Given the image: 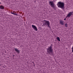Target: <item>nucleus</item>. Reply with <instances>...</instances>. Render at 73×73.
Listing matches in <instances>:
<instances>
[{
	"mask_svg": "<svg viewBox=\"0 0 73 73\" xmlns=\"http://www.w3.org/2000/svg\"><path fill=\"white\" fill-rule=\"evenodd\" d=\"M47 52L50 56H53V48L51 46H48L47 49Z\"/></svg>",
	"mask_w": 73,
	"mask_h": 73,
	"instance_id": "obj_1",
	"label": "nucleus"
},
{
	"mask_svg": "<svg viewBox=\"0 0 73 73\" xmlns=\"http://www.w3.org/2000/svg\"><path fill=\"white\" fill-rule=\"evenodd\" d=\"M64 3L61 1L59 2L57 4V5L58 8H62V9L64 8Z\"/></svg>",
	"mask_w": 73,
	"mask_h": 73,
	"instance_id": "obj_2",
	"label": "nucleus"
},
{
	"mask_svg": "<svg viewBox=\"0 0 73 73\" xmlns=\"http://www.w3.org/2000/svg\"><path fill=\"white\" fill-rule=\"evenodd\" d=\"M44 21L45 22L43 23V24L42 25L43 27H44L45 25L46 27L47 26V27H48L49 28H50V23L48 21L44 20Z\"/></svg>",
	"mask_w": 73,
	"mask_h": 73,
	"instance_id": "obj_3",
	"label": "nucleus"
},
{
	"mask_svg": "<svg viewBox=\"0 0 73 73\" xmlns=\"http://www.w3.org/2000/svg\"><path fill=\"white\" fill-rule=\"evenodd\" d=\"M49 4L50 6L52 8L54 7V4L53 1H50L49 2Z\"/></svg>",
	"mask_w": 73,
	"mask_h": 73,
	"instance_id": "obj_4",
	"label": "nucleus"
},
{
	"mask_svg": "<svg viewBox=\"0 0 73 73\" xmlns=\"http://www.w3.org/2000/svg\"><path fill=\"white\" fill-rule=\"evenodd\" d=\"M73 12H70L69 13H68V15L66 17V18L67 17H70V16H71L72 15H73Z\"/></svg>",
	"mask_w": 73,
	"mask_h": 73,
	"instance_id": "obj_5",
	"label": "nucleus"
},
{
	"mask_svg": "<svg viewBox=\"0 0 73 73\" xmlns=\"http://www.w3.org/2000/svg\"><path fill=\"white\" fill-rule=\"evenodd\" d=\"M32 27L33 28L34 30H35V31H38L37 27H36L35 25H32Z\"/></svg>",
	"mask_w": 73,
	"mask_h": 73,
	"instance_id": "obj_6",
	"label": "nucleus"
},
{
	"mask_svg": "<svg viewBox=\"0 0 73 73\" xmlns=\"http://www.w3.org/2000/svg\"><path fill=\"white\" fill-rule=\"evenodd\" d=\"M14 49H15V51H16V52H17V53H20V50H18V49L17 48H15Z\"/></svg>",
	"mask_w": 73,
	"mask_h": 73,
	"instance_id": "obj_7",
	"label": "nucleus"
},
{
	"mask_svg": "<svg viewBox=\"0 0 73 73\" xmlns=\"http://www.w3.org/2000/svg\"><path fill=\"white\" fill-rule=\"evenodd\" d=\"M0 9H4V6L3 5L0 6Z\"/></svg>",
	"mask_w": 73,
	"mask_h": 73,
	"instance_id": "obj_8",
	"label": "nucleus"
},
{
	"mask_svg": "<svg viewBox=\"0 0 73 73\" xmlns=\"http://www.w3.org/2000/svg\"><path fill=\"white\" fill-rule=\"evenodd\" d=\"M60 24L62 25H64V21L62 20L60 21Z\"/></svg>",
	"mask_w": 73,
	"mask_h": 73,
	"instance_id": "obj_9",
	"label": "nucleus"
},
{
	"mask_svg": "<svg viewBox=\"0 0 73 73\" xmlns=\"http://www.w3.org/2000/svg\"><path fill=\"white\" fill-rule=\"evenodd\" d=\"M57 40L59 41H60V38L58 37H57Z\"/></svg>",
	"mask_w": 73,
	"mask_h": 73,
	"instance_id": "obj_10",
	"label": "nucleus"
},
{
	"mask_svg": "<svg viewBox=\"0 0 73 73\" xmlns=\"http://www.w3.org/2000/svg\"><path fill=\"white\" fill-rule=\"evenodd\" d=\"M11 13V14H12L13 15H17V14H16V13Z\"/></svg>",
	"mask_w": 73,
	"mask_h": 73,
	"instance_id": "obj_11",
	"label": "nucleus"
},
{
	"mask_svg": "<svg viewBox=\"0 0 73 73\" xmlns=\"http://www.w3.org/2000/svg\"><path fill=\"white\" fill-rule=\"evenodd\" d=\"M65 26L66 27H68V24H67V23H66L65 24Z\"/></svg>",
	"mask_w": 73,
	"mask_h": 73,
	"instance_id": "obj_12",
	"label": "nucleus"
},
{
	"mask_svg": "<svg viewBox=\"0 0 73 73\" xmlns=\"http://www.w3.org/2000/svg\"><path fill=\"white\" fill-rule=\"evenodd\" d=\"M64 20H66V18H65L64 19Z\"/></svg>",
	"mask_w": 73,
	"mask_h": 73,
	"instance_id": "obj_13",
	"label": "nucleus"
},
{
	"mask_svg": "<svg viewBox=\"0 0 73 73\" xmlns=\"http://www.w3.org/2000/svg\"><path fill=\"white\" fill-rule=\"evenodd\" d=\"M13 57H15V55H13Z\"/></svg>",
	"mask_w": 73,
	"mask_h": 73,
	"instance_id": "obj_14",
	"label": "nucleus"
},
{
	"mask_svg": "<svg viewBox=\"0 0 73 73\" xmlns=\"http://www.w3.org/2000/svg\"><path fill=\"white\" fill-rule=\"evenodd\" d=\"M1 4V2H0V5Z\"/></svg>",
	"mask_w": 73,
	"mask_h": 73,
	"instance_id": "obj_15",
	"label": "nucleus"
}]
</instances>
